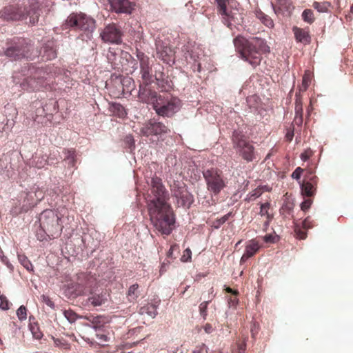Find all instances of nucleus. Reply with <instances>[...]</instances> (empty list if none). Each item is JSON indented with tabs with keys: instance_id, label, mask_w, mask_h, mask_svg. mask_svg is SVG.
<instances>
[{
	"instance_id": "1",
	"label": "nucleus",
	"mask_w": 353,
	"mask_h": 353,
	"mask_svg": "<svg viewBox=\"0 0 353 353\" xmlns=\"http://www.w3.org/2000/svg\"><path fill=\"white\" fill-rule=\"evenodd\" d=\"M151 193L153 197L147 201V210L153 227L163 235H169L174 228L175 216L168 201V193L159 177L151 179Z\"/></svg>"
},
{
	"instance_id": "2",
	"label": "nucleus",
	"mask_w": 353,
	"mask_h": 353,
	"mask_svg": "<svg viewBox=\"0 0 353 353\" xmlns=\"http://www.w3.org/2000/svg\"><path fill=\"white\" fill-rule=\"evenodd\" d=\"M236 51L243 59L250 62L253 66L258 65L261 59L264 41L261 37H254L250 40L243 37H236L234 39Z\"/></svg>"
},
{
	"instance_id": "3",
	"label": "nucleus",
	"mask_w": 353,
	"mask_h": 353,
	"mask_svg": "<svg viewBox=\"0 0 353 353\" xmlns=\"http://www.w3.org/2000/svg\"><path fill=\"white\" fill-rule=\"evenodd\" d=\"M39 10L37 3L28 6L23 5H9L0 10V18L6 21H18L30 17V23L36 24L39 21Z\"/></svg>"
},
{
	"instance_id": "4",
	"label": "nucleus",
	"mask_w": 353,
	"mask_h": 353,
	"mask_svg": "<svg viewBox=\"0 0 353 353\" xmlns=\"http://www.w3.org/2000/svg\"><path fill=\"white\" fill-rule=\"evenodd\" d=\"M60 221L61 218L57 212L52 210L43 211L39 216L40 227L50 239H54L61 235L63 226Z\"/></svg>"
},
{
	"instance_id": "5",
	"label": "nucleus",
	"mask_w": 353,
	"mask_h": 353,
	"mask_svg": "<svg viewBox=\"0 0 353 353\" xmlns=\"http://www.w3.org/2000/svg\"><path fill=\"white\" fill-rule=\"evenodd\" d=\"M181 106V100L172 96L161 95L159 97L157 105L154 110L159 116L163 117H172L177 112Z\"/></svg>"
},
{
	"instance_id": "6",
	"label": "nucleus",
	"mask_w": 353,
	"mask_h": 353,
	"mask_svg": "<svg viewBox=\"0 0 353 353\" xmlns=\"http://www.w3.org/2000/svg\"><path fill=\"white\" fill-rule=\"evenodd\" d=\"M203 177L207 184V188L214 195L219 194L226 186L223 172L217 168H211L203 172Z\"/></svg>"
},
{
	"instance_id": "7",
	"label": "nucleus",
	"mask_w": 353,
	"mask_h": 353,
	"mask_svg": "<svg viewBox=\"0 0 353 353\" xmlns=\"http://www.w3.org/2000/svg\"><path fill=\"white\" fill-rule=\"evenodd\" d=\"M65 28H74L84 32H92L95 29V21L83 13H72L64 24Z\"/></svg>"
},
{
	"instance_id": "8",
	"label": "nucleus",
	"mask_w": 353,
	"mask_h": 353,
	"mask_svg": "<svg viewBox=\"0 0 353 353\" xmlns=\"http://www.w3.org/2000/svg\"><path fill=\"white\" fill-rule=\"evenodd\" d=\"M52 79L46 70L39 68L36 70L34 76L30 77L23 80L21 86L26 90H37L48 84V81Z\"/></svg>"
},
{
	"instance_id": "9",
	"label": "nucleus",
	"mask_w": 353,
	"mask_h": 353,
	"mask_svg": "<svg viewBox=\"0 0 353 353\" xmlns=\"http://www.w3.org/2000/svg\"><path fill=\"white\" fill-rule=\"evenodd\" d=\"M96 285V279L87 273L81 272L77 274V281L73 284L72 288L75 296L87 294L94 290Z\"/></svg>"
},
{
	"instance_id": "10",
	"label": "nucleus",
	"mask_w": 353,
	"mask_h": 353,
	"mask_svg": "<svg viewBox=\"0 0 353 353\" xmlns=\"http://www.w3.org/2000/svg\"><path fill=\"white\" fill-rule=\"evenodd\" d=\"M30 50V45L28 40L24 38H18L10 47L7 48L5 54L8 57L13 60H18L28 57Z\"/></svg>"
},
{
	"instance_id": "11",
	"label": "nucleus",
	"mask_w": 353,
	"mask_h": 353,
	"mask_svg": "<svg viewBox=\"0 0 353 353\" xmlns=\"http://www.w3.org/2000/svg\"><path fill=\"white\" fill-rule=\"evenodd\" d=\"M170 132V130L168 126L154 119L145 121L140 128L141 134L147 137L150 136H162L168 134Z\"/></svg>"
},
{
	"instance_id": "12",
	"label": "nucleus",
	"mask_w": 353,
	"mask_h": 353,
	"mask_svg": "<svg viewBox=\"0 0 353 353\" xmlns=\"http://www.w3.org/2000/svg\"><path fill=\"white\" fill-rule=\"evenodd\" d=\"M234 147L239 154L248 161H252L254 157V147L245 139L244 135L234 132L232 136Z\"/></svg>"
},
{
	"instance_id": "13",
	"label": "nucleus",
	"mask_w": 353,
	"mask_h": 353,
	"mask_svg": "<svg viewBox=\"0 0 353 353\" xmlns=\"http://www.w3.org/2000/svg\"><path fill=\"white\" fill-rule=\"evenodd\" d=\"M123 33L120 27L115 23L106 26L100 33L101 39L106 43L119 44L122 42Z\"/></svg>"
},
{
	"instance_id": "14",
	"label": "nucleus",
	"mask_w": 353,
	"mask_h": 353,
	"mask_svg": "<svg viewBox=\"0 0 353 353\" xmlns=\"http://www.w3.org/2000/svg\"><path fill=\"white\" fill-rule=\"evenodd\" d=\"M170 190L173 196L178 199L181 205L189 207L192 203V196L188 192L184 183L175 181L170 185Z\"/></svg>"
},
{
	"instance_id": "15",
	"label": "nucleus",
	"mask_w": 353,
	"mask_h": 353,
	"mask_svg": "<svg viewBox=\"0 0 353 353\" xmlns=\"http://www.w3.org/2000/svg\"><path fill=\"white\" fill-rule=\"evenodd\" d=\"M156 52L157 57L164 63L170 64L174 62V51L168 41L157 40Z\"/></svg>"
},
{
	"instance_id": "16",
	"label": "nucleus",
	"mask_w": 353,
	"mask_h": 353,
	"mask_svg": "<svg viewBox=\"0 0 353 353\" xmlns=\"http://www.w3.org/2000/svg\"><path fill=\"white\" fill-rule=\"evenodd\" d=\"M109 296V293L105 290H97L94 289L90 290L88 298L83 302V304L84 306H101L108 301Z\"/></svg>"
},
{
	"instance_id": "17",
	"label": "nucleus",
	"mask_w": 353,
	"mask_h": 353,
	"mask_svg": "<svg viewBox=\"0 0 353 353\" xmlns=\"http://www.w3.org/2000/svg\"><path fill=\"white\" fill-rule=\"evenodd\" d=\"M147 85H140L138 97L141 102L151 104L154 108V105L159 101V97L161 95L158 94L154 90L148 88Z\"/></svg>"
},
{
	"instance_id": "18",
	"label": "nucleus",
	"mask_w": 353,
	"mask_h": 353,
	"mask_svg": "<svg viewBox=\"0 0 353 353\" xmlns=\"http://www.w3.org/2000/svg\"><path fill=\"white\" fill-rule=\"evenodd\" d=\"M110 8L117 13L130 14L133 4L128 0H109Z\"/></svg>"
},
{
	"instance_id": "19",
	"label": "nucleus",
	"mask_w": 353,
	"mask_h": 353,
	"mask_svg": "<svg viewBox=\"0 0 353 353\" xmlns=\"http://www.w3.org/2000/svg\"><path fill=\"white\" fill-rule=\"evenodd\" d=\"M317 185L316 176H306V181L303 182L301 185V192L303 195L310 197L312 196L316 191Z\"/></svg>"
},
{
	"instance_id": "20",
	"label": "nucleus",
	"mask_w": 353,
	"mask_h": 353,
	"mask_svg": "<svg viewBox=\"0 0 353 353\" xmlns=\"http://www.w3.org/2000/svg\"><path fill=\"white\" fill-rule=\"evenodd\" d=\"M259 245L255 240L249 241L245 250V252L241 256V263H245L249 258L253 256L259 250Z\"/></svg>"
},
{
	"instance_id": "21",
	"label": "nucleus",
	"mask_w": 353,
	"mask_h": 353,
	"mask_svg": "<svg viewBox=\"0 0 353 353\" xmlns=\"http://www.w3.org/2000/svg\"><path fill=\"white\" fill-rule=\"evenodd\" d=\"M216 4L218 12L221 15L225 24L229 23V19L231 17L230 12L227 8L228 0H214Z\"/></svg>"
},
{
	"instance_id": "22",
	"label": "nucleus",
	"mask_w": 353,
	"mask_h": 353,
	"mask_svg": "<svg viewBox=\"0 0 353 353\" xmlns=\"http://www.w3.org/2000/svg\"><path fill=\"white\" fill-rule=\"evenodd\" d=\"M141 79L143 80L142 85H149L152 82V68L150 63L145 65H140Z\"/></svg>"
},
{
	"instance_id": "23",
	"label": "nucleus",
	"mask_w": 353,
	"mask_h": 353,
	"mask_svg": "<svg viewBox=\"0 0 353 353\" xmlns=\"http://www.w3.org/2000/svg\"><path fill=\"white\" fill-rule=\"evenodd\" d=\"M296 39L299 42L307 43L310 41V37L309 32L305 29L294 27L293 28Z\"/></svg>"
},
{
	"instance_id": "24",
	"label": "nucleus",
	"mask_w": 353,
	"mask_h": 353,
	"mask_svg": "<svg viewBox=\"0 0 353 353\" xmlns=\"http://www.w3.org/2000/svg\"><path fill=\"white\" fill-rule=\"evenodd\" d=\"M141 295L139 290V285L137 283H134L130 286L128 293L127 298L130 302H134Z\"/></svg>"
},
{
	"instance_id": "25",
	"label": "nucleus",
	"mask_w": 353,
	"mask_h": 353,
	"mask_svg": "<svg viewBox=\"0 0 353 353\" xmlns=\"http://www.w3.org/2000/svg\"><path fill=\"white\" fill-rule=\"evenodd\" d=\"M139 313L142 315L147 314L152 318H154L157 314V305L153 303H148L140 308Z\"/></svg>"
},
{
	"instance_id": "26",
	"label": "nucleus",
	"mask_w": 353,
	"mask_h": 353,
	"mask_svg": "<svg viewBox=\"0 0 353 353\" xmlns=\"http://www.w3.org/2000/svg\"><path fill=\"white\" fill-rule=\"evenodd\" d=\"M79 318L88 320L91 323L92 327L96 330L100 327L104 323V321L102 320V316H94L90 314L85 316H80Z\"/></svg>"
},
{
	"instance_id": "27",
	"label": "nucleus",
	"mask_w": 353,
	"mask_h": 353,
	"mask_svg": "<svg viewBox=\"0 0 353 353\" xmlns=\"http://www.w3.org/2000/svg\"><path fill=\"white\" fill-rule=\"evenodd\" d=\"M44 112V109L41 108L37 110V114L34 117V121L37 122L38 123H41L42 125H47V123L50 121L52 118L51 114H46L42 117V114Z\"/></svg>"
},
{
	"instance_id": "28",
	"label": "nucleus",
	"mask_w": 353,
	"mask_h": 353,
	"mask_svg": "<svg viewBox=\"0 0 353 353\" xmlns=\"http://www.w3.org/2000/svg\"><path fill=\"white\" fill-rule=\"evenodd\" d=\"M246 336L237 340L232 349V353H245L246 350Z\"/></svg>"
},
{
	"instance_id": "29",
	"label": "nucleus",
	"mask_w": 353,
	"mask_h": 353,
	"mask_svg": "<svg viewBox=\"0 0 353 353\" xmlns=\"http://www.w3.org/2000/svg\"><path fill=\"white\" fill-rule=\"evenodd\" d=\"M64 154L65 155L64 160L68 161V165L71 167H74L76 163V155L74 150L64 149Z\"/></svg>"
},
{
	"instance_id": "30",
	"label": "nucleus",
	"mask_w": 353,
	"mask_h": 353,
	"mask_svg": "<svg viewBox=\"0 0 353 353\" xmlns=\"http://www.w3.org/2000/svg\"><path fill=\"white\" fill-rule=\"evenodd\" d=\"M313 8L317 10L319 12H326L328 11L329 8L331 6L330 3L327 1L317 2L314 1L312 5Z\"/></svg>"
},
{
	"instance_id": "31",
	"label": "nucleus",
	"mask_w": 353,
	"mask_h": 353,
	"mask_svg": "<svg viewBox=\"0 0 353 353\" xmlns=\"http://www.w3.org/2000/svg\"><path fill=\"white\" fill-rule=\"evenodd\" d=\"M20 263L29 272L33 270V265L28 257L24 254H18Z\"/></svg>"
},
{
	"instance_id": "32",
	"label": "nucleus",
	"mask_w": 353,
	"mask_h": 353,
	"mask_svg": "<svg viewBox=\"0 0 353 353\" xmlns=\"http://www.w3.org/2000/svg\"><path fill=\"white\" fill-rule=\"evenodd\" d=\"M311 76L309 71H305L302 80V84L300 88L301 91H305L308 88L311 83Z\"/></svg>"
},
{
	"instance_id": "33",
	"label": "nucleus",
	"mask_w": 353,
	"mask_h": 353,
	"mask_svg": "<svg viewBox=\"0 0 353 353\" xmlns=\"http://www.w3.org/2000/svg\"><path fill=\"white\" fill-rule=\"evenodd\" d=\"M302 17L304 21L311 24L314 21V13L312 10L306 9L302 13Z\"/></svg>"
},
{
	"instance_id": "34",
	"label": "nucleus",
	"mask_w": 353,
	"mask_h": 353,
	"mask_svg": "<svg viewBox=\"0 0 353 353\" xmlns=\"http://www.w3.org/2000/svg\"><path fill=\"white\" fill-rule=\"evenodd\" d=\"M111 111L120 117L125 114L124 108L119 103H113L111 105Z\"/></svg>"
},
{
	"instance_id": "35",
	"label": "nucleus",
	"mask_w": 353,
	"mask_h": 353,
	"mask_svg": "<svg viewBox=\"0 0 353 353\" xmlns=\"http://www.w3.org/2000/svg\"><path fill=\"white\" fill-rule=\"evenodd\" d=\"M63 315L70 323H74L76 321L77 318H79V316H78V315L72 310H64Z\"/></svg>"
},
{
	"instance_id": "36",
	"label": "nucleus",
	"mask_w": 353,
	"mask_h": 353,
	"mask_svg": "<svg viewBox=\"0 0 353 353\" xmlns=\"http://www.w3.org/2000/svg\"><path fill=\"white\" fill-rule=\"evenodd\" d=\"M43 57L49 60L53 59L57 57V52L54 48L46 46L44 50Z\"/></svg>"
},
{
	"instance_id": "37",
	"label": "nucleus",
	"mask_w": 353,
	"mask_h": 353,
	"mask_svg": "<svg viewBox=\"0 0 353 353\" xmlns=\"http://www.w3.org/2000/svg\"><path fill=\"white\" fill-rule=\"evenodd\" d=\"M208 304L209 301H203L199 305V313L204 320L207 319Z\"/></svg>"
},
{
	"instance_id": "38",
	"label": "nucleus",
	"mask_w": 353,
	"mask_h": 353,
	"mask_svg": "<svg viewBox=\"0 0 353 353\" xmlns=\"http://www.w3.org/2000/svg\"><path fill=\"white\" fill-rule=\"evenodd\" d=\"M33 200V196L31 193H28L26 195V197L24 199L25 201L28 202V205H23V208L25 211L28 210L30 208L34 207L35 205H37V203H34L32 201Z\"/></svg>"
},
{
	"instance_id": "39",
	"label": "nucleus",
	"mask_w": 353,
	"mask_h": 353,
	"mask_svg": "<svg viewBox=\"0 0 353 353\" xmlns=\"http://www.w3.org/2000/svg\"><path fill=\"white\" fill-rule=\"evenodd\" d=\"M0 308L3 310H8L10 309L11 303L4 295H0Z\"/></svg>"
},
{
	"instance_id": "40",
	"label": "nucleus",
	"mask_w": 353,
	"mask_h": 353,
	"mask_svg": "<svg viewBox=\"0 0 353 353\" xmlns=\"http://www.w3.org/2000/svg\"><path fill=\"white\" fill-rule=\"evenodd\" d=\"M191 353H208V347L205 343L196 345Z\"/></svg>"
},
{
	"instance_id": "41",
	"label": "nucleus",
	"mask_w": 353,
	"mask_h": 353,
	"mask_svg": "<svg viewBox=\"0 0 353 353\" xmlns=\"http://www.w3.org/2000/svg\"><path fill=\"white\" fill-rule=\"evenodd\" d=\"M27 309L25 306L21 305L17 311V314L19 320H25L27 318Z\"/></svg>"
},
{
	"instance_id": "42",
	"label": "nucleus",
	"mask_w": 353,
	"mask_h": 353,
	"mask_svg": "<svg viewBox=\"0 0 353 353\" xmlns=\"http://www.w3.org/2000/svg\"><path fill=\"white\" fill-rule=\"evenodd\" d=\"M266 243H274L279 240V236L276 235L274 232L273 234H266Z\"/></svg>"
},
{
	"instance_id": "43",
	"label": "nucleus",
	"mask_w": 353,
	"mask_h": 353,
	"mask_svg": "<svg viewBox=\"0 0 353 353\" xmlns=\"http://www.w3.org/2000/svg\"><path fill=\"white\" fill-rule=\"evenodd\" d=\"M137 57L140 62V65L150 63L148 57L145 56L143 52H138Z\"/></svg>"
},
{
	"instance_id": "44",
	"label": "nucleus",
	"mask_w": 353,
	"mask_h": 353,
	"mask_svg": "<svg viewBox=\"0 0 353 353\" xmlns=\"http://www.w3.org/2000/svg\"><path fill=\"white\" fill-rule=\"evenodd\" d=\"M239 295H231L228 297V304L230 307H236L239 303Z\"/></svg>"
},
{
	"instance_id": "45",
	"label": "nucleus",
	"mask_w": 353,
	"mask_h": 353,
	"mask_svg": "<svg viewBox=\"0 0 353 353\" xmlns=\"http://www.w3.org/2000/svg\"><path fill=\"white\" fill-rule=\"evenodd\" d=\"M192 252L190 248H187L184 250L183 254L181 257V260L183 262H187L191 260Z\"/></svg>"
},
{
	"instance_id": "46",
	"label": "nucleus",
	"mask_w": 353,
	"mask_h": 353,
	"mask_svg": "<svg viewBox=\"0 0 353 353\" xmlns=\"http://www.w3.org/2000/svg\"><path fill=\"white\" fill-rule=\"evenodd\" d=\"M232 212H229L227 214L222 216L221 219H217L216 221L217 225L215 226L216 228H219L220 225H223L224 223H225L229 218L231 216Z\"/></svg>"
},
{
	"instance_id": "47",
	"label": "nucleus",
	"mask_w": 353,
	"mask_h": 353,
	"mask_svg": "<svg viewBox=\"0 0 353 353\" xmlns=\"http://www.w3.org/2000/svg\"><path fill=\"white\" fill-rule=\"evenodd\" d=\"M0 257L1 261L11 270L13 271L14 267L13 265L9 262L8 258L3 254V251L0 252Z\"/></svg>"
},
{
	"instance_id": "48",
	"label": "nucleus",
	"mask_w": 353,
	"mask_h": 353,
	"mask_svg": "<svg viewBox=\"0 0 353 353\" xmlns=\"http://www.w3.org/2000/svg\"><path fill=\"white\" fill-rule=\"evenodd\" d=\"M304 169L301 167H298L295 169V170L292 174V177L296 180H299L301 178L302 173L303 172Z\"/></svg>"
},
{
	"instance_id": "49",
	"label": "nucleus",
	"mask_w": 353,
	"mask_h": 353,
	"mask_svg": "<svg viewBox=\"0 0 353 353\" xmlns=\"http://www.w3.org/2000/svg\"><path fill=\"white\" fill-rule=\"evenodd\" d=\"M312 155V152L310 149L305 150L301 154V159L303 161H307L310 157Z\"/></svg>"
},
{
	"instance_id": "50",
	"label": "nucleus",
	"mask_w": 353,
	"mask_h": 353,
	"mask_svg": "<svg viewBox=\"0 0 353 353\" xmlns=\"http://www.w3.org/2000/svg\"><path fill=\"white\" fill-rule=\"evenodd\" d=\"M31 332L32 333L34 338H35L36 339H40L43 336L42 332L39 330L38 327H32Z\"/></svg>"
},
{
	"instance_id": "51",
	"label": "nucleus",
	"mask_w": 353,
	"mask_h": 353,
	"mask_svg": "<svg viewBox=\"0 0 353 353\" xmlns=\"http://www.w3.org/2000/svg\"><path fill=\"white\" fill-rule=\"evenodd\" d=\"M48 162V159L42 157L41 160L39 159L35 162V165L38 168H42L45 166V165Z\"/></svg>"
},
{
	"instance_id": "52",
	"label": "nucleus",
	"mask_w": 353,
	"mask_h": 353,
	"mask_svg": "<svg viewBox=\"0 0 353 353\" xmlns=\"http://www.w3.org/2000/svg\"><path fill=\"white\" fill-rule=\"evenodd\" d=\"M295 112H296L295 117H299L301 114L303 115V108H302V103L301 101H296Z\"/></svg>"
},
{
	"instance_id": "53",
	"label": "nucleus",
	"mask_w": 353,
	"mask_h": 353,
	"mask_svg": "<svg viewBox=\"0 0 353 353\" xmlns=\"http://www.w3.org/2000/svg\"><path fill=\"white\" fill-rule=\"evenodd\" d=\"M42 301L45 303L47 305L50 306V307H54V302L51 300V299L46 295H42L41 296Z\"/></svg>"
},
{
	"instance_id": "54",
	"label": "nucleus",
	"mask_w": 353,
	"mask_h": 353,
	"mask_svg": "<svg viewBox=\"0 0 353 353\" xmlns=\"http://www.w3.org/2000/svg\"><path fill=\"white\" fill-rule=\"evenodd\" d=\"M312 204V201L310 199H305L303 202H302L301 205V208L303 211L307 210Z\"/></svg>"
},
{
	"instance_id": "55",
	"label": "nucleus",
	"mask_w": 353,
	"mask_h": 353,
	"mask_svg": "<svg viewBox=\"0 0 353 353\" xmlns=\"http://www.w3.org/2000/svg\"><path fill=\"white\" fill-rule=\"evenodd\" d=\"M97 337L101 343L108 342L110 339L109 336L103 332L97 333Z\"/></svg>"
},
{
	"instance_id": "56",
	"label": "nucleus",
	"mask_w": 353,
	"mask_h": 353,
	"mask_svg": "<svg viewBox=\"0 0 353 353\" xmlns=\"http://www.w3.org/2000/svg\"><path fill=\"white\" fill-rule=\"evenodd\" d=\"M203 327L206 334H211L214 330L212 325L208 323L204 325Z\"/></svg>"
},
{
	"instance_id": "57",
	"label": "nucleus",
	"mask_w": 353,
	"mask_h": 353,
	"mask_svg": "<svg viewBox=\"0 0 353 353\" xmlns=\"http://www.w3.org/2000/svg\"><path fill=\"white\" fill-rule=\"evenodd\" d=\"M277 1L279 6L283 7L284 8H288L290 5L289 0H277Z\"/></svg>"
},
{
	"instance_id": "58",
	"label": "nucleus",
	"mask_w": 353,
	"mask_h": 353,
	"mask_svg": "<svg viewBox=\"0 0 353 353\" xmlns=\"http://www.w3.org/2000/svg\"><path fill=\"white\" fill-rule=\"evenodd\" d=\"M59 152L58 150H53L52 152H51L50 154V157L48 159V161H52V160H57V156L59 155Z\"/></svg>"
},
{
	"instance_id": "59",
	"label": "nucleus",
	"mask_w": 353,
	"mask_h": 353,
	"mask_svg": "<svg viewBox=\"0 0 353 353\" xmlns=\"http://www.w3.org/2000/svg\"><path fill=\"white\" fill-rule=\"evenodd\" d=\"M224 290L226 292L232 294L231 295H239V292L238 290H233L230 287H225Z\"/></svg>"
},
{
	"instance_id": "60",
	"label": "nucleus",
	"mask_w": 353,
	"mask_h": 353,
	"mask_svg": "<svg viewBox=\"0 0 353 353\" xmlns=\"http://www.w3.org/2000/svg\"><path fill=\"white\" fill-rule=\"evenodd\" d=\"M258 331H259V325H256L254 323L251 328V334H252V337L255 336V335L258 333Z\"/></svg>"
},
{
	"instance_id": "61",
	"label": "nucleus",
	"mask_w": 353,
	"mask_h": 353,
	"mask_svg": "<svg viewBox=\"0 0 353 353\" xmlns=\"http://www.w3.org/2000/svg\"><path fill=\"white\" fill-rule=\"evenodd\" d=\"M256 16L262 21V23L265 22V16L263 12L256 11Z\"/></svg>"
},
{
	"instance_id": "62",
	"label": "nucleus",
	"mask_w": 353,
	"mask_h": 353,
	"mask_svg": "<svg viewBox=\"0 0 353 353\" xmlns=\"http://www.w3.org/2000/svg\"><path fill=\"white\" fill-rule=\"evenodd\" d=\"M263 290V288H262V285H261V283H260L259 282V285H258V290H257V294L256 295V300L257 301H259L260 299H259V296H260V294H261V292Z\"/></svg>"
},
{
	"instance_id": "63",
	"label": "nucleus",
	"mask_w": 353,
	"mask_h": 353,
	"mask_svg": "<svg viewBox=\"0 0 353 353\" xmlns=\"http://www.w3.org/2000/svg\"><path fill=\"white\" fill-rule=\"evenodd\" d=\"M294 122L297 125H301L303 123V115H300L299 117H295Z\"/></svg>"
},
{
	"instance_id": "64",
	"label": "nucleus",
	"mask_w": 353,
	"mask_h": 353,
	"mask_svg": "<svg viewBox=\"0 0 353 353\" xmlns=\"http://www.w3.org/2000/svg\"><path fill=\"white\" fill-rule=\"evenodd\" d=\"M303 225L305 228H311L312 226L310 225V220H309V218H306L303 222Z\"/></svg>"
}]
</instances>
